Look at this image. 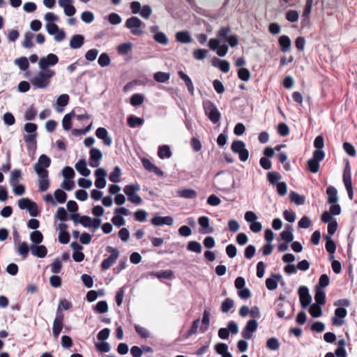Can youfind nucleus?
I'll list each match as a JSON object with an SVG mask.
<instances>
[{
  "label": "nucleus",
  "mask_w": 357,
  "mask_h": 357,
  "mask_svg": "<svg viewBox=\"0 0 357 357\" xmlns=\"http://www.w3.org/2000/svg\"><path fill=\"white\" fill-rule=\"evenodd\" d=\"M231 29L229 26L221 27L217 34L218 38H211L208 42V47L211 50H216L219 56H225L228 52V46L225 44L220 45L222 40H227Z\"/></svg>",
  "instance_id": "f257e3e1"
},
{
  "label": "nucleus",
  "mask_w": 357,
  "mask_h": 357,
  "mask_svg": "<svg viewBox=\"0 0 357 357\" xmlns=\"http://www.w3.org/2000/svg\"><path fill=\"white\" fill-rule=\"evenodd\" d=\"M55 70L38 71L31 79L30 82L33 89H45L51 84L52 79L55 76Z\"/></svg>",
  "instance_id": "f03ea898"
},
{
  "label": "nucleus",
  "mask_w": 357,
  "mask_h": 357,
  "mask_svg": "<svg viewBox=\"0 0 357 357\" xmlns=\"http://www.w3.org/2000/svg\"><path fill=\"white\" fill-rule=\"evenodd\" d=\"M125 26L134 36H142L144 33L145 24L137 17H131L126 20Z\"/></svg>",
  "instance_id": "7ed1b4c3"
},
{
  "label": "nucleus",
  "mask_w": 357,
  "mask_h": 357,
  "mask_svg": "<svg viewBox=\"0 0 357 357\" xmlns=\"http://www.w3.org/2000/svg\"><path fill=\"white\" fill-rule=\"evenodd\" d=\"M205 114L213 123H217L221 117V114L217 107L211 100H206L203 102Z\"/></svg>",
  "instance_id": "20e7f679"
},
{
  "label": "nucleus",
  "mask_w": 357,
  "mask_h": 357,
  "mask_svg": "<svg viewBox=\"0 0 357 357\" xmlns=\"http://www.w3.org/2000/svg\"><path fill=\"white\" fill-rule=\"evenodd\" d=\"M139 190L140 185L137 183L127 185L123 188L125 194L128 196V201L136 205L140 204L142 202L141 197L136 193Z\"/></svg>",
  "instance_id": "39448f33"
},
{
  "label": "nucleus",
  "mask_w": 357,
  "mask_h": 357,
  "mask_svg": "<svg viewBox=\"0 0 357 357\" xmlns=\"http://www.w3.org/2000/svg\"><path fill=\"white\" fill-rule=\"evenodd\" d=\"M58 62L59 57L53 53H50L47 56H42L39 59L38 68L43 71L53 70L50 69V68L57 64Z\"/></svg>",
  "instance_id": "423d86ee"
},
{
  "label": "nucleus",
  "mask_w": 357,
  "mask_h": 357,
  "mask_svg": "<svg viewBox=\"0 0 357 357\" xmlns=\"http://www.w3.org/2000/svg\"><path fill=\"white\" fill-rule=\"evenodd\" d=\"M325 153L322 150H315L312 158L307 160L308 170L312 173H317L319 169V162L324 160Z\"/></svg>",
  "instance_id": "0eeeda50"
},
{
  "label": "nucleus",
  "mask_w": 357,
  "mask_h": 357,
  "mask_svg": "<svg viewBox=\"0 0 357 357\" xmlns=\"http://www.w3.org/2000/svg\"><path fill=\"white\" fill-rule=\"evenodd\" d=\"M231 149L234 153H238L241 161L245 162L249 157L248 150L245 148V144L241 140L234 141Z\"/></svg>",
  "instance_id": "6e6552de"
},
{
  "label": "nucleus",
  "mask_w": 357,
  "mask_h": 357,
  "mask_svg": "<svg viewBox=\"0 0 357 357\" xmlns=\"http://www.w3.org/2000/svg\"><path fill=\"white\" fill-rule=\"evenodd\" d=\"M107 251L110 252L111 255L102 261L101 268L103 270L109 269L115 263L119 257V252L116 248L108 246L107 248Z\"/></svg>",
  "instance_id": "1a4fd4ad"
},
{
  "label": "nucleus",
  "mask_w": 357,
  "mask_h": 357,
  "mask_svg": "<svg viewBox=\"0 0 357 357\" xmlns=\"http://www.w3.org/2000/svg\"><path fill=\"white\" fill-rule=\"evenodd\" d=\"M51 164L50 158L45 154L41 155L38 162L33 165V169L36 174H45L48 173L47 168L50 167Z\"/></svg>",
  "instance_id": "9d476101"
},
{
  "label": "nucleus",
  "mask_w": 357,
  "mask_h": 357,
  "mask_svg": "<svg viewBox=\"0 0 357 357\" xmlns=\"http://www.w3.org/2000/svg\"><path fill=\"white\" fill-rule=\"evenodd\" d=\"M298 295L301 307L306 308L312 301V297L309 294L308 288L305 286H301L298 289Z\"/></svg>",
  "instance_id": "9b49d317"
},
{
  "label": "nucleus",
  "mask_w": 357,
  "mask_h": 357,
  "mask_svg": "<svg viewBox=\"0 0 357 357\" xmlns=\"http://www.w3.org/2000/svg\"><path fill=\"white\" fill-rule=\"evenodd\" d=\"M258 324L255 319L249 320L245 328H243L241 334L245 339H250L252 334L257 331Z\"/></svg>",
  "instance_id": "f8f14e48"
},
{
  "label": "nucleus",
  "mask_w": 357,
  "mask_h": 357,
  "mask_svg": "<svg viewBox=\"0 0 357 357\" xmlns=\"http://www.w3.org/2000/svg\"><path fill=\"white\" fill-rule=\"evenodd\" d=\"M89 165L92 167H98L102 158V152L96 148H92L89 152Z\"/></svg>",
  "instance_id": "ddd939ff"
},
{
  "label": "nucleus",
  "mask_w": 357,
  "mask_h": 357,
  "mask_svg": "<svg viewBox=\"0 0 357 357\" xmlns=\"http://www.w3.org/2000/svg\"><path fill=\"white\" fill-rule=\"evenodd\" d=\"M95 176L96 177L95 181L96 187L100 189L104 188L106 185V171L102 168H98L95 172Z\"/></svg>",
  "instance_id": "4468645a"
},
{
  "label": "nucleus",
  "mask_w": 357,
  "mask_h": 357,
  "mask_svg": "<svg viewBox=\"0 0 357 357\" xmlns=\"http://www.w3.org/2000/svg\"><path fill=\"white\" fill-rule=\"evenodd\" d=\"M347 311L344 307H337L335 310V317H333L332 321L333 325L341 326L344 324L343 319L347 316Z\"/></svg>",
  "instance_id": "2eb2a0df"
},
{
  "label": "nucleus",
  "mask_w": 357,
  "mask_h": 357,
  "mask_svg": "<svg viewBox=\"0 0 357 357\" xmlns=\"http://www.w3.org/2000/svg\"><path fill=\"white\" fill-rule=\"evenodd\" d=\"M63 315L61 313L56 312V316L54 320L52 333L55 338H57L63 328Z\"/></svg>",
  "instance_id": "dca6fc26"
},
{
  "label": "nucleus",
  "mask_w": 357,
  "mask_h": 357,
  "mask_svg": "<svg viewBox=\"0 0 357 357\" xmlns=\"http://www.w3.org/2000/svg\"><path fill=\"white\" fill-rule=\"evenodd\" d=\"M96 137L101 139L103 144L107 146H109L112 144V139L109 135L107 130L104 128H98L96 131Z\"/></svg>",
  "instance_id": "f3484780"
},
{
  "label": "nucleus",
  "mask_w": 357,
  "mask_h": 357,
  "mask_svg": "<svg viewBox=\"0 0 357 357\" xmlns=\"http://www.w3.org/2000/svg\"><path fill=\"white\" fill-rule=\"evenodd\" d=\"M173 218L170 216H155L151 219V223L155 226L172 225L173 224Z\"/></svg>",
  "instance_id": "a211bd4d"
},
{
  "label": "nucleus",
  "mask_w": 357,
  "mask_h": 357,
  "mask_svg": "<svg viewBox=\"0 0 357 357\" xmlns=\"http://www.w3.org/2000/svg\"><path fill=\"white\" fill-rule=\"evenodd\" d=\"M31 254L37 257L43 258L47 255V250L45 245H31L30 246Z\"/></svg>",
  "instance_id": "6ab92c4d"
},
{
  "label": "nucleus",
  "mask_w": 357,
  "mask_h": 357,
  "mask_svg": "<svg viewBox=\"0 0 357 357\" xmlns=\"http://www.w3.org/2000/svg\"><path fill=\"white\" fill-rule=\"evenodd\" d=\"M38 178V190L40 192L46 191L50 187V180L48 178V173L37 174Z\"/></svg>",
  "instance_id": "aec40b11"
},
{
  "label": "nucleus",
  "mask_w": 357,
  "mask_h": 357,
  "mask_svg": "<svg viewBox=\"0 0 357 357\" xmlns=\"http://www.w3.org/2000/svg\"><path fill=\"white\" fill-rule=\"evenodd\" d=\"M282 279L280 274H273L271 278L266 280V286L268 290H275L278 287V282Z\"/></svg>",
  "instance_id": "412c9836"
},
{
  "label": "nucleus",
  "mask_w": 357,
  "mask_h": 357,
  "mask_svg": "<svg viewBox=\"0 0 357 357\" xmlns=\"http://www.w3.org/2000/svg\"><path fill=\"white\" fill-rule=\"evenodd\" d=\"M76 170L84 176H89L91 171L87 167L86 161L85 160H79L75 165Z\"/></svg>",
  "instance_id": "4be33fe9"
},
{
  "label": "nucleus",
  "mask_w": 357,
  "mask_h": 357,
  "mask_svg": "<svg viewBox=\"0 0 357 357\" xmlns=\"http://www.w3.org/2000/svg\"><path fill=\"white\" fill-rule=\"evenodd\" d=\"M198 222L202 227L201 233L209 234L213 231V228L209 226V218L207 216H201L198 219Z\"/></svg>",
  "instance_id": "5701e85b"
},
{
  "label": "nucleus",
  "mask_w": 357,
  "mask_h": 357,
  "mask_svg": "<svg viewBox=\"0 0 357 357\" xmlns=\"http://www.w3.org/2000/svg\"><path fill=\"white\" fill-rule=\"evenodd\" d=\"M142 162L144 167L146 170H148L149 172H154L155 174H157L158 176L162 175V174H163L162 172L158 167H156L155 165H153L149 159L143 158L142 160Z\"/></svg>",
  "instance_id": "b1692460"
},
{
  "label": "nucleus",
  "mask_w": 357,
  "mask_h": 357,
  "mask_svg": "<svg viewBox=\"0 0 357 357\" xmlns=\"http://www.w3.org/2000/svg\"><path fill=\"white\" fill-rule=\"evenodd\" d=\"M84 38L80 34L74 35L70 40V47L72 49L80 48L84 44Z\"/></svg>",
  "instance_id": "393cba45"
},
{
  "label": "nucleus",
  "mask_w": 357,
  "mask_h": 357,
  "mask_svg": "<svg viewBox=\"0 0 357 357\" xmlns=\"http://www.w3.org/2000/svg\"><path fill=\"white\" fill-rule=\"evenodd\" d=\"M278 42L282 52H286L290 50L291 42L289 36L284 35L281 36Z\"/></svg>",
  "instance_id": "a878e982"
},
{
  "label": "nucleus",
  "mask_w": 357,
  "mask_h": 357,
  "mask_svg": "<svg viewBox=\"0 0 357 357\" xmlns=\"http://www.w3.org/2000/svg\"><path fill=\"white\" fill-rule=\"evenodd\" d=\"M326 194L328 195V202L329 204H335L337 202V191L335 187L331 185L328 187Z\"/></svg>",
  "instance_id": "bb28decb"
},
{
  "label": "nucleus",
  "mask_w": 357,
  "mask_h": 357,
  "mask_svg": "<svg viewBox=\"0 0 357 357\" xmlns=\"http://www.w3.org/2000/svg\"><path fill=\"white\" fill-rule=\"evenodd\" d=\"M314 300L315 304L324 305L326 303V294L324 289L321 288H315Z\"/></svg>",
  "instance_id": "cd10ccee"
},
{
  "label": "nucleus",
  "mask_w": 357,
  "mask_h": 357,
  "mask_svg": "<svg viewBox=\"0 0 357 357\" xmlns=\"http://www.w3.org/2000/svg\"><path fill=\"white\" fill-rule=\"evenodd\" d=\"M176 193L181 197L185 199H193L197 196V192L193 189H181L177 190Z\"/></svg>",
  "instance_id": "c85d7f7f"
},
{
  "label": "nucleus",
  "mask_w": 357,
  "mask_h": 357,
  "mask_svg": "<svg viewBox=\"0 0 357 357\" xmlns=\"http://www.w3.org/2000/svg\"><path fill=\"white\" fill-rule=\"evenodd\" d=\"M176 40L181 43H189L192 40V38L188 31H178L175 35Z\"/></svg>",
  "instance_id": "c756f323"
},
{
  "label": "nucleus",
  "mask_w": 357,
  "mask_h": 357,
  "mask_svg": "<svg viewBox=\"0 0 357 357\" xmlns=\"http://www.w3.org/2000/svg\"><path fill=\"white\" fill-rule=\"evenodd\" d=\"M69 96L68 94H62L59 96L56 99V105L58 106L57 112H62L63 107L66 106L69 102Z\"/></svg>",
  "instance_id": "7c9ffc66"
},
{
  "label": "nucleus",
  "mask_w": 357,
  "mask_h": 357,
  "mask_svg": "<svg viewBox=\"0 0 357 357\" xmlns=\"http://www.w3.org/2000/svg\"><path fill=\"white\" fill-rule=\"evenodd\" d=\"M29 249L30 248L26 242H17V251L24 259L27 257Z\"/></svg>",
  "instance_id": "2f4dec72"
},
{
  "label": "nucleus",
  "mask_w": 357,
  "mask_h": 357,
  "mask_svg": "<svg viewBox=\"0 0 357 357\" xmlns=\"http://www.w3.org/2000/svg\"><path fill=\"white\" fill-rule=\"evenodd\" d=\"M158 155L160 158H169L172 156V152L168 145H163L158 148Z\"/></svg>",
  "instance_id": "473e14b6"
},
{
  "label": "nucleus",
  "mask_w": 357,
  "mask_h": 357,
  "mask_svg": "<svg viewBox=\"0 0 357 357\" xmlns=\"http://www.w3.org/2000/svg\"><path fill=\"white\" fill-rule=\"evenodd\" d=\"M75 115V113L70 112L66 114L62 120V126L65 130H69L72 126V117Z\"/></svg>",
  "instance_id": "72a5a7b5"
},
{
  "label": "nucleus",
  "mask_w": 357,
  "mask_h": 357,
  "mask_svg": "<svg viewBox=\"0 0 357 357\" xmlns=\"http://www.w3.org/2000/svg\"><path fill=\"white\" fill-rule=\"evenodd\" d=\"M154 79L160 83H165L170 78V74L165 72H157L153 75Z\"/></svg>",
  "instance_id": "f704fd0d"
},
{
  "label": "nucleus",
  "mask_w": 357,
  "mask_h": 357,
  "mask_svg": "<svg viewBox=\"0 0 357 357\" xmlns=\"http://www.w3.org/2000/svg\"><path fill=\"white\" fill-rule=\"evenodd\" d=\"M202 321L204 326L200 328V330L202 333H204L208 330L210 321V312L207 309H205L203 312Z\"/></svg>",
  "instance_id": "c9c22d12"
},
{
  "label": "nucleus",
  "mask_w": 357,
  "mask_h": 357,
  "mask_svg": "<svg viewBox=\"0 0 357 357\" xmlns=\"http://www.w3.org/2000/svg\"><path fill=\"white\" fill-rule=\"evenodd\" d=\"M343 182L346 188H350L352 187L351 176L349 167H347L344 169L343 174Z\"/></svg>",
  "instance_id": "e433bc0d"
},
{
  "label": "nucleus",
  "mask_w": 357,
  "mask_h": 357,
  "mask_svg": "<svg viewBox=\"0 0 357 357\" xmlns=\"http://www.w3.org/2000/svg\"><path fill=\"white\" fill-rule=\"evenodd\" d=\"M132 48V44L131 43H122L118 46L117 51L121 55L128 54Z\"/></svg>",
  "instance_id": "4c0bfd02"
},
{
  "label": "nucleus",
  "mask_w": 357,
  "mask_h": 357,
  "mask_svg": "<svg viewBox=\"0 0 357 357\" xmlns=\"http://www.w3.org/2000/svg\"><path fill=\"white\" fill-rule=\"evenodd\" d=\"M290 200L297 205H302L305 203V197L300 195L296 192H291L289 194Z\"/></svg>",
  "instance_id": "58836bf2"
},
{
  "label": "nucleus",
  "mask_w": 357,
  "mask_h": 357,
  "mask_svg": "<svg viewBox=\"0 0 357 357\" xmlns=\"http://www.w3.org/2000/svg\"><path fill=\"white\" fill-rule=\"evenodd\" d=\"M144 123V119L135 116H130L128 118V124L131 128L141 126Z\"/></svg>",
  "instance_id": "ea45409f"
},
{
  "label": "nucleus",
  "mask_w": 357,
  "mask_h": 357,
  "mask_svg": "<svg viewBox=\"0 0 357 357\" xmlns=\"http://www.w3.org/2000/svg\"><path fill=\"white\" fill-rule=\"evenodd\" d=\"M121 175V170L120 167H115L109 176V179L113 183H118L120 181V176Z\"/></svg>",
  "instance_id": "a19ab883"
},
{
  "label": "nucleus",
  "mask_w": 357,
  "mask_h": 357,
  "mask_svg": "<svg viewBox=\"0 0 357 357\" xmlns=\"http://www.w3.org/2000/svg\"><path fill=\"white\" fill-rule=\"evenodd\" d=\"M321 305L318 304H312L310 307L309 312L310 315L313 317H319L321 316L322 310Z\"/></svg>",
  "instance_id": "79ce46f5"
},
{
  "label": "nucleus",
  "mask_w": 357,
  "mask_h": 357,
  "mask_svg": "<svg viewBox=\"0 0 357 357\" xmlns=\"http://www.w3.org/2000/svg\"><path fill=\"white\" fill-rule=\"evenodd\" d=\"M14 63L18 66L20 69L22 70H27L29 66L28 59L24 56L16 59Z\"/></svg>",
  "instance_id": "37998d69"
},
{
  "label": "nucleus",
  "mask_w": 357,
  "mask_h": 357,
  "mask_svg": "<svg viewBox=\"0 0 357 357\" xmlns=\"http://www.w3.org/2000/svg\"><path fill=\"white\" fill-rule=\"evenodd\" d=\"M30 239L33 243L38 245L43 241V236L40 231L36 230L30 234Z\"/></svg>",
  "instance_id": "c03bdc74"
},
{
  "label": "nucleus",
  "mask_w": 357,
  "mask_h": 357,
  "mask_svg": "<svg viewBox=\"0 0 357 357\" xmlns=\"http://www.w3.org/2000/svg\"><path fill=\"white\" fill-rule=\"evenodd\" d=\"M187 248L189 251L196 253H201L202 250L201 244L199 242L195 241H190L188 244Z\"/></svg>",
  "instance_id": "a18cd8bd"
},
{
  "label": "nucleus",
  "mask_w": 357,
  "mask_h": 357,
  "mask_svg": "<svg viewBox=\"0 0 357 357\" xmlns=\"http://www.w3.org/2000/svg\"><path fill=\"white\" fill-rule=\"evenodd\" d=\"M153 38L157 43L163 45H166L169 43L167 36L163 32L155 33Z\"/></svg>",
  "instance_id": "49530a36"
},
{
  "label": "nucleus",
  "mask_w": 357,
  "mask_h": 357,
  "mask_svg": "<svg viewBox=\"0 0 357 357\" xmlns=\"http://www.w3.org/2000/svg\"><path fill=\"white\" fill-rule=\"evenodd\" d=\"M217 61L218 63V68L223 73H227L230 68L229 63L226 60H219L215 59L213 60V65L215 66V62Z\"/></svg>",
  "instance_id": "de8ad7c7"
},
{
  "label": "nucleus",
  "mask_w": 357,
  "mask_h": 357,
  "mask_svg": "<svg viewBox=\"0 0 357 357\" xmlns=\"http://www.w3.org/2000/svg\"><path fill=\"white\" fill-rule=\"evenodd\" d=\"M326 250L331 255H333L336 250V245L335 242L332 240L331 237L327 236L326 237Z\"/></svg>",
  "instance_id": "09e8293b"
},
{
  "label": "nucleus",
  "mask_w": 357,
  "mask_h": 357,
  "mask_svg": "<svg viewBox=\"0 0 357 357\" xmlns=\"http://www.w3.org/2000/svg\"><path fill=\"white\" fill-rule=\"evenodd\" d=\"M36 137L37 134H26L24 136V140L28 144V147L33 146L34 149L36 147Z\"/></svg>",
  "instance_id": "8fccbe9b"
},
{
  "label": "nucleus",
  "mask_w": 357,
  "mask_h": 357,
  "mask_svg": "<svg viewBox=\"0 0 357 357\" xmlns=\"http://www.w3.org/2000/svg\"><path fill=\"white\" fill-rule=\"evenodd\" d=\"M330 282V279L328 276L326 274H322L319 279V283L315 287V288H321V289H324L325 287H326Z\"/></svg>",
  "instance_id": "3c124183"
},
{
  "label": "nucleus",
  "mask_w": 357,
  "mask_h": 357,
  "mask_svg": "<svg viewBox=\"0 0 357 357\" xmlns=\"http://www.w3.org/2000/svg\"><path fill=\"white\" fill-rule=\"evenodd\" d=\"M94 310L98 313L103 314L108 311V305L105 301H99L94 307Z\"/></svg>",
  "instance_id": "603ef678"
},
{
  "label": "nucleus",
  "mask_w": 357,
  "mask_h": 357,
  "mask_svg": "<svg viewBox=\"0 0 357 357\" xmlns=\"http://www.w3.org/2000/svg\"><path fill=\"white\" fill-rule=\"evenodd\" d=\"M266 347L273 351L278 350L280 347V343L277 338L271 337L267 340Z\"/></svg>",
  "instance_id": "864d4df0"
},
{
  "label": "nucleus",
  "mask_w": 357,
  "mask_h": 357,
  "mask_svg": "<svg viewBox=\"0 0 357 357\" xmlns=\"http://www.w3.org/2000/svg\"><path fill=\"white\" fill-rule=\"evenodd\" d=\"M144 99V98L143 95L139 93H135L132 95L130 98V104L132 106H139L143 103Z\"/></svg>",
  "instance_id": "5fc2aeb1"
},
{
  "label": "nucleus",
  "mask_w": 357,
  "mask_h": 357,
  "mask_svg": "<svg viewBox=\"0 0 357 357\" xmlns=\"http://www.w3.org/2000/svg\"><path fill=\"white\" fill-rule=\"evenodd\" d=\"M54 197L59 203L62 204L66 201L67 195L63 190L57 189L54 192Z\"/></svg>",
  "instance_id": "6e6d98bb"
},
{
  "label": "nucleus",
  "mask_w": 357,
  "mask_h": 357,
  "mask_svg": "<svg viewBox=\"0 0 357 357\" xmlns=\"http://www.w3.org/2000/svg\"><path fill=\"white\" fill-rule=\"evenodd\" d=\"M33 38V34L31 32H26L24 34L23 47L25 48H31L33 47L32 40Z\"/></svg>",
  "instance_id": "4d7b16f0"
},
{
  "label": "nucleus",
  "mask_w": 357,
  "mask_h": 357,
  "mask_svg": "<svg viewBox=\"0 0 357 357\" xmlns=\"http://www.w3.org/2000/svg\"><path fill=\"white\" fill-rule=\"evenodd\" d=\"M139 14L144 19H149L152 14V8L149 5H144L142 7Z\"/></svg>",
  "instance_id": "13d9d810"
},
{
  "label": "nucleus",
  "mask_w": 357,
  "mask_h": 357,
  "mask_svg": "<svg viewBox=\"0 0 357 357\" xmlns=\"http://www.w3.org/2000/svg\"><path fill=\"white\" fill-rule=\"evenodd\" d=\"M238 76L241 80L247 82L250 78V73L248 69L241 68L238 71Z\"/></svg>",
  "instance_id": "bf43d9fd"
},
{
  "label": "nucleus",
  "mask_w": 357,
  "mask_h": 357,
  "mask_svg": "<svg viewBox=\"0 0 357 357\" xmlns=\"http://www.w3.org/2000/svg\"><path fill=\"white\" fill-rule=\"evenodd\" d=\"M98 62L101 67H106L109 66L110 63L109 55L107 53L101 54L98 58Z\"/></svg>",
  "instance_id": "052dcab7"
},
{
  "label": "nucleus",
  "mask_w": 357,
  "mask_h": 357,
  "mask_svg": "<svg viewBox=\"0 0 357 357\" xmlns=\"http://www.w3.org/2000/svg\"><path fill=\"white\" fill-rule=\"evenodd\" d=\"M234 306V301L230 298H227L222 301L221 305V310L222 312H228Z\"/></svg>",
  "instance_id": "680f3d73"
},
{
  "label": "nucleus",
  "mask_w": 357,
  "mask_h": 357,
  "mask_svg": "<svg viewBox=\"0 0 357 357\" xmlns=\"http://www.w3.org/2000/svg\"><path fill=\"white\" fill-rule=\"evenodd\" d=\"M135 331L137 333V334L141 337H142V338H147V337H149L150 336V333L148 331V329H146V328L136 324V325H135Z\"/></svg>",
  "instance_id": "e2e57ef3"
},
{
  "label": "nucleus",
  "mask_w": 357,
  "mask_h": 357,
  "mask_svg": "<svg viewBox=\"0 0 357 357\" xmlns=\"http://www.w3.org/2000/svg\"><path fill=\"white\" fill-rule=\"evenodd\" d=\"M267 178L270 183L277 184L278 181L281 178V175L276 172H270L267 174Z\"/></svg>",
  "instance_id": "0e129e2a"
},
{
  "label": "nucleus",
  "mask_w": 357,
  "mask_h": 357,
  "mask_svg": "<svg viewBox=\"0 0 357 357\" xmlns=\"http://www.w3.org/2000/svg\"><path fill=\"white\" fill-rule=\"evenodd\" d=\"M108 21L111 24L117 25L122 22V19L119 14L112 13L108 15Z\"/></svg>",
  "instance_id": "69168bd1"
},
{
  "label": "nucleus",
  "mask_w": 357,
  "mask_h": 357,
  "mask_svg": "<svg viewBox=\"0 0 357 357\" xmlns=\"http://www.w3.org/2000/svg\"><path fill=\"white\" fill-rule=\"evenodd\" d=\"M299 13L296 10H289L286 14V19L290 22H296L298 21Z\"/></svg>",
  "instance_id": "338daca9"
},
{
  "label": "nucleus",
  "mask_w": 357,
  "mask_h": 357,
  "mask_svg": "<svg viewBox=\"0 0 357 357\" xmlns=\"http://www.w3.org/2000/svg\"><path fill=\"white\" fill-rule=\"evenodd\" d=\"M62 268V262L60 259L56 258L51 265V271L54 273H59Z\"/></svg>",
  "instance_id": "774afa93"
}]
</instances>
